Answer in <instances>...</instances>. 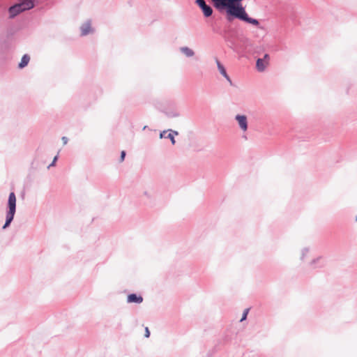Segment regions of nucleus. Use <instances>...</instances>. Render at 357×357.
Instances as JSON below:
<instances>
[{
  "label": "nucleus",
  "instance_id": "obj_6",
  "mask_svg": "<svg viewBox=\"0 0 357 357\" xmlns=\"http://www.w3.org/2000/svg\"><path fill=\"white\" fill-rule=\"evenodd\" d=\"M268 65V61L264 59H258L257 60L256 67L258 71L263 72Z\"/></svg>",
  "mask_w": 357,
  "mask_h": 357
},
{
  "label": "nucleus",
  "instance_id": "obj_17",
  "mask_svg": "<svg viewBox=\"0 0 357 357\" xmlns=\"http://www.w3.org/2000/svg\"><path fill=\"white\" fill-rule=\"evenodd\" d=\"M262 59H264V61H269V56H268V54H265Z\"/></svg>",
  "mask_w": 357,
  "mask_h": 357
},
{
  "label": "nucleus",
  "instance_id": "obj_5",
  "mask_svg": "<svg viewBox=\"0 0 357 357\" xmlns=\"http://www.w3.org/2000/svg\"><path fill=\"white\" fill-rule=\"evenodd\" d=\"M236 119L237 120L239 126L241 128L245 131L248 129V123H247V118L244 115H237L236 116Z\"/></svg>",
  "mask_w": 357,
  "mask_h": 357
},
{
  "label": "nucleus",
  "instance_id": "obj_16",
  "mask_svg": "<svg viewBox=\"0 0 357 357\" xmlns=\"http://www.w3.org/2000/svg\"><path fill=\"white\" fill-rule=\"evenodd\" d=\"M160 138H167V132L166 131H163L162 132L160 133Z\"/></svg>",
  "mask_w": 357,
  "mask_h": 357
},
{
  "label": "nucleus",
  "instance_id": "obj_14",
  "mask_svg": "<svg viewBox=\"0 0 357 357\" xmlns=\"http://www.w3.org/2000/svg\"><path fill=\"white\" fill-rule=\"evenodd\" d=\"M125 156H126V152L124 151H122L121 153V160H120L121 162L123 161Z\"/></svg>",
  "mask_w": 357,
  "mask_h": 357
},
{
  "label": "nucleus",
  "instance_id": "obj_3",
  "mask_svg": "<svg viewBox=\"0 0 357 357\" xmlns=\"http://www.w3.org/2000/svg\"><path fill=\"white\" fill-rule=\"evenodd\" d=\"M8 211L6 214V223L3 227V229H6L9 226L10 222L13 221L16 208V197L14 192H10L8 197Z\"/></svg>",
  "mask_w": 357,
  "mask_h": 357
},
{
  "label": "nucleus",
  "instance_id": "obj_19",
  "mask_svg": "<svg viewBox=\"0 0 357 357\" xmlns=\"http://www.w3.org/2000/svg\"><path fill=\"white\" fill-rule=\"evenodd\" d=\"M57 160V156H55L54 158V160L52 162V163L50 165V166H52V165H54V163L55 162V161Z\"/></svg>",
  "mask_w": 357,
  "mask_h": 357
},
{
  "label": "nucleus",
  "instance_id": "obj_10",
  "mask_svg": "<svg viewBox=\"0 0 357 357\" xmlns=\"http://www.w3.org/2000/svg\"><path fill=\"white\" fill-rule=\"evenodd\" d=\"M29 61H30V56L27 54H24L22 56L20 63H19V68H24L25 66H26L28 65Z\"/></svg>",
  "mask_w": 357,
  "mask_h": 357
},
{
  "label": "nucleus",
  "instance_id": "obj_7",
  "mask_svg": "<svg viewBox=\"0 0 357 357\" xmlns=\"http://www.w3.org/2000/svg\"><path fill=\"white\" fill-rule=\"evenodd\" d=\"M127 301L128 303H140L143 301V298L141 296L132 294L128 296Z\"/></svg>",
  "mask_w": 357,
  "mask_h": 357
},
{
  "label": "nucleus",
  "instance_id": "obj_18",
  "mask_svg": "<svg viewBox=\"0 0 357 357\" xmlns=\"http://www.w3.org/2000/svg\"><path fill=\"white\" fill-rule=\"evenodd\" d=\"M62 140L63 141V144H67V141H68V139H67V138H66V137H63L62 138Z\"/></svg>",
  "mask_w": 357,
  "mask_h": 357
},
{
  "label": "nucleus",
  "instance_id": "obj_2",
  "mask_svg": "<svg viewBox=\"0 0 357 357\" xmlns=\"http://www.w3.org/2000/svg\"><path fill=\"white\" fill-rule=\"evenodd\" d=\"M33 6L34 3L32 0H21L20 3L9 8L10 18H13L22 12L33 8Z\"/></svg>",
  "mask_w": 357,
  "mask_h": 357
},
{
  "label": "nucleus",
  "instance_id": "obj_13",
  "mask_svg": "<svg viewBox=\"0 0 357 357\" xmlns=\"http://www.w3.org/2000/svg\"><path fill=\"white\" fill-rule=\"evenodd\" d=\"M248 312H249V309L247 308L244 310V312H243V317L241 319V321H243V320H245L247 317V315L248 314Z\"/></svg>",
  "mask_w": 357,
  "mask_h": 357
},
{
  "label": "nucleus",
  "instance_id": "obj_20",
  "mask_svg": "<svg viewBox=\"0 0 357 357\" xmlns=\"http://www.w3.org/2000/svg\"><path fill=\"white\" fill-rule=\"evenodd\" d=\"M356 221H357V216H356Z\"/></svg>",
  "mask_w": 357,
  "mask_h": 357
},
{
  "label": "nucleus",
  "instance_id": "obj_8",
  "mask_svg": "<svg viewBox=\"0 0 357 357\" xmlns=\"http://www.w3.org/2000/svg\"><path fill=\"white\" fill-rule=\"evenodd\" d=\"M216 63H217V66H218V70L220 71V73L230 82L231 83V81L229 78V77L228 76V75L227 74V72L224 68V66L220 63V61L218 60L216 61Z\"/></svg>",
  "mask_w": 357,
  "mask_h": 357
},
{
  "label": "nucleus",
  "instance_id": "obj_15",
  "mask_svg": "<svg viewBox=\"0 0 357 357\" xmlns=\"http://www.w3.org/2000/svg\"><path fill=\"white\" fill-rule=\"evenodd\" d=\"M150 336V331L148 327L145 328V337H149Z\"/></svg>",
  "mask_w": 357,
  "mask_h": 357
},
{
  "label": "nucleus",
  "instance_id": "obj_9",
  "mask_svg": "<svg viewBox=\"0 0 357 357\" xmlns=\"http://www.w3.org/2000/svg\"><path fill=\"white\" fill-rule=\"evenodd\" d=\"M91 31V26L89 22L84 24L81 26V32L82 36H86Z\"/></svg>",
  "mask_w": 357,
  "mask_h": 357
},
{
  "label": "nucleus",
  "instance_id": "obj_1",
  "mask_svg": "<svg viewBox=\"0 0 357 357\" xmlns=\"http://www.w3.org/2000/svg\"><path fill=\"white\" fill-rule=\"evenodd\" d=\"M215 8L219 10H227L228 15L242 20L254 25H258L259 22L248 16L243 7L242 0H212Z\"/></svg>",
  "mask_w": 357,
  "mask_h": 357
},
{
  "label": "nucleus",
  "instance_id": "obj_11",
  "mask_svg": "<svg viewBox=\"0 0 357 357\" xmlns=\"http://www.w3.org/2000/svg\"><path fill=\"white\" fill-rule=\"evenodd\" d=\"M181 51L185 54L187 56H192L194 55V52L192 50L188 47H183L181 48Z\"/></svg>",
  "mask_w": 357,
  "mask_h": 357
},
{
  "label": "nucleus",
  "instance_id": "obj_4",
  "mask_svg": "<svg viewBox=\"0 0 357 357\" xmlns=\"http://www.w3.org/2000/svg\"><path fill=\"white\" fill-rule=\"evenodd\" d=\"M196 3L202 9L206 17H210L213 13L212 8L206 3L204 0H196Z\"/></svg>",
  "mask_w": 357,
  "mask_h": 357
},
{
  "label": "nucleus",
  "instance_id": "obj_12",
  "mask_svg": "<svg viewBox=\"0 0 357 357\" xmlns=\"http://www.w3.org/2000/svg\"><path fill=\"white\" fill-rule=\"evenodd\" d=\"M174 135H178V132H169L167 135V138H169L170 139L172 144H175V139H174Z\"/></svg>",
  "mask_w": 357,
  "mask_h": 357
}]
</instances>
